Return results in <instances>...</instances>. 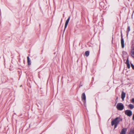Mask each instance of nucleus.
I'll list each match as a JSON object with an SVG mask.
<instances>
[{
    "label": "nucleus",
    "instance_id": "1",
    "mask_svg": "<svg viewBox=\"0 0 134 134\" xmlns=\"http://www.w3.org/2000/svg\"><path fill=\"white\" fill-rule=\"evenodd\" d=\"M122 119L120 117H117L111 122V125H114V129L117 126L118 124L121 121H122Z\"/></svg>",
    "mask_w": 134,
    "mask_h": 134
},
{
    "label": "nucleus",
    "instance_id": "2",
    "mask_svg": "<svg viewBox=\"0 0 134 134\" xmlns=\"http://www.w3.org/2000/svg\"><path fill=\"white\" fill-rule=\"evenodd\" d=\"M116 107L118 110H121L123 109L124 106L122 104L120 103L117 104Z\"/></svg>",
    "mask_w": 134,
    "mask_h": 134
},
{
    "label": "nucleus",
    "instance_id": "3",
    "mask_svg": "<svg viewBox=\"0 0 134 134\" xmlns=\"http://www.w3.org/2000/svg\"><path fill=\"white\" fill-rule=\"evenodd\" d=\"M82 100L83 102L84 105L85 106H86V96L84 93H83L81 96Z\"/></svg>",
    "mask_w": 134,
    "mask_h": 134
},
{
    "label": "nucleus",
    "instance_id": "4",
    "mask_svg": "<svg viewBox=\"0 0 134 134\" xmlns=\"http://www.w3.org/2000/svg\"><path fill=\"white\" fill-rule=\"evenodd\" d=\"M126 115L129 116H131L132 114V111L130 110H126L125 111Z\"/></svg>",
    "mask_w": 134,
    "mask_h": 134
},
{
    "label": "nucleus",
    "instance_id": "5",
    "mask_svg": "<svg viewBox=\"0 0 134 134\" xmlns=\"http://www.w3.org/2000/svg\"><path fill=\"white\" fill-rule=\"evenodd\" d=\"M70 17L69 16L68 18V19L66 20V21L65 23V24L64 29V31H65V29L67 27V26L68 24V23H69V21L70 20Z\"/></svg>",
    "mask_w": 134,
    "mask_h": 134
},
{
    "label": "nucleus",
    "instance_id": "6",
    "mask_svg": "<svg viewBox=\"0 0 134 134\" xmlns=\"http://www.w3.org/2000/svg\"><path fill=\"white\" fill-rule=\"evenodd\" d=\"M127 131V129L126 128H124L122 129L120 133V134H126Z\"/></svg>",
    "mask_w": 134,
    "mask_h": 134
},
{
    "label": "nucleus",
    "instance_id": "7",
    "mask_svg": "<svg viewBox=\"0 0 134 134\" xmlns=\"http://www.w3.org/2000/svg\"><path fill=\"white\" fill-rule=\"evenodd\" d=\"M121 44L122 47L123 48L124 47V42L123 38L122 35H121Z\"/></svg>",
    "mask_w": 134,
    "mask_h": 134
},
{
    "label": "nucleus",
    "instance_id": "8",
    "mask_svg": "<svg viewBox=\"0 0 134 134\" xmlns=\"http://www.w3.org/2000/svg\"><path fill=\"white\" fill-rule=\"evenodd\" d=\"M126 93L123 91H122L121 94V98L122 100H124V98L125 97Z\"/></svg>",
    "mask_w": 134,
    "mask_h": 134
},
{
    "label": "nucleus",
    "instance_id": "9",
    "mask_svg": "<svg viewBox=\"0 0 134 134\" xmlns=\"http://www.w3.org/2000/svg\"><path fill=\"white\" fill-rule=\"evenodd\" d=\"M126 63L127 64V67L128 69H129L130 68V65L129 63V60L128 58H127L126 61Z\"/></svg>",
    "mask_w": 134,
    "mask_h": 134
},
{
    "label": "nucleus",
    "instance_id": "10",
    "mask_svg": "<svg viewBox=\"0 0 134 134\" xmlns=\"http://www.w3.org/2000/svg\"><path fill=\"white\" fill-rule=\"evenodd\" d=\"M128 134H134V128L131 129Z\"/></svg>",
    "mask_w": 134,
    "mask_h": 134
},
{
    "label": "nucleus",
    "instance_id": "11",
    "mask_svg": "<svg viewBox=\"0 0 134 134\" xmlns=\"http://www.w3.org/2000/svg\"><path fill=\"white\" fill-rule=\"evenodd\" d=\"M131 54L132 57L134 58V48L132 50Z\"/></svg>",
    "mask_w": 134,
    "mask_h": 134
},
{
    "label": "nucleus",
    "instance_id": "12",
    "mask_svg": "<svg viewBox=\"0 0 134 134\" xmlns=\"http://www.w3.org/2000/svg\"><path fill=\"white\" fill-rule=\"evenodd\" d=\"M27 63L29 65H30L31 64V61L30 59V58L29 57H27Z\"/></svg>",
    "mask_w": 134,
    "mask_h": 134
},
{
    "label": "nucleus",
    "instance_id": "13",
    "mask_svg": "<svg viewBox=\"0 0 134 134\" xmlns=\"http://www.w3.org/2000/svg\"><path fill=\"white\" fill-rule=\"evenodd\" d=\"M90 52L88 51H86L85 52V55L87 57H88L89 55Z\"/></svg>",
    "mask_w": 134,
    "mask_h": 134
},
{
    "label": "nucleus",
    "instance_id": "14",
    "mask_svg": "<svg viewBox=\"0 0 134 134\" xmlns=\"http://www.w3.org/2000/svg\"><path fill=\"white\" fill-rule=\"evenodd\" d=\"M130 31V26H128V27H127V35H128V34Z\"/></svg>",
    "mask_w": 134,
    "mask_h": 134
},
{
    "label": "nucleus",
    "instance_id": "15",
    "mask_svg": "<svg viewBox=\"0 0 134 134\" xmlns=\"http://www.w3.org/2000/svg\"><path fill=\"white\" fill-rule=\"evenodd\" d=\"M129 107H130V109H132L134 108V105L131 104H130L129 105Z\"/></svg>",
    "mask_w": 134,
    "mask_h": 134
},
{
    "label": "nucleus",
    "instance_id": "16",
    "mask_svg": "<svg viewBox=\"0 0 134 134\" xmlns=\"http://www.w3.org/2000/svg\"><path fill=\"white\" fill-rule=\"evenodd\" d=\"M131 66L132 69L134 70V65L132 64H131Z\"/></svg>",
    "mask_w": 134,
    "mask_h": 134
},
{
    "label": "nucleus",
    "instance_id": "17",
    "mask_svg": "<svg viewBox=\"0 0 134 134\" xmlns=\"http://www.w3.org/2000/svg\"><path fill=\"white\" fill-rule=\"evenodd\" d=\"M132 103H134V98H132L131 100Z\"/></svg>",
    "mask_w": 134,
    "mask_h": 134
},
{
    "label": "nucleus",
    "instance_id": "18",
    "mask_svg": "<svg viewBox=\"0 0 134 134\" xmlns=\"http://www.w3.org/2000/svg\"><path fill=\"white\" fill-rule=\"evenodd\" d=\"M1 10L0 9V16H1Z\"/></svg>",
    "mask_w": 134,
    "mask_h": 134
}]
</instances>
